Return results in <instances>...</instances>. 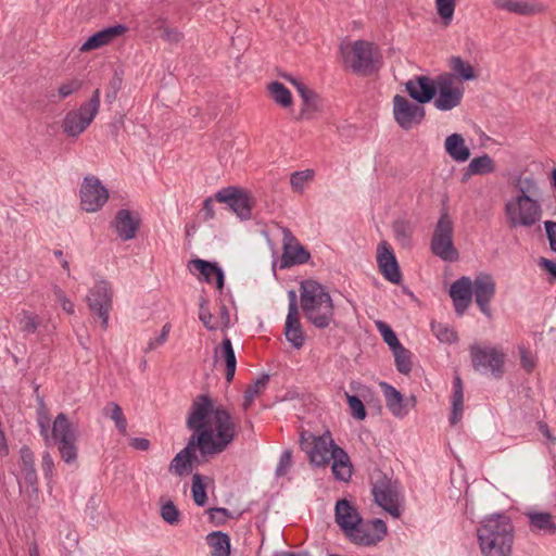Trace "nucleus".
Instances as JSON below:
<instances>
[{
    "label": "nucleus",
    "mask_w": 556,
    "mask_h": 556,
    "mask_svg": "<svg viewBox=\"0 0 556 556\" xmlns=\"http://www.w3.org/2000/svg\"><path fill=\"white\" fill-rule=\"evenodd\" d=\"M186 427L192 434L168 467L169 472L178 477L192 472L210 457L223 453L237 435L230 413L223 406L215 407L207 394H200L193 400Z\"/></svg>",
    "instance_id": "1"
},
{
    "label": "nucleus",
    "mask_w": 556,
    "mask_h": 556,
    "mask_svg": "<svg viewBox=\"0 0 556 556\" xmlns=\"http://www.w3.org/2000/svg\"><path fill=\"white\" fill-rule=\"evenodd\" d=\"M483 556H510L515 539V527L505 513L485 517L477 529Z\"/></svg>",
    "instance_id": "2"
},
{
    "label": "nucleus",
    "mask_w": 556,
    "mask_h": 556,
    "mask_svg": "<svg viewBox=\"0 0 556 556\" xmlns=\"http://www.w3.org/2000/svg\"><path fill=\"white\" fill-rule=\"evenodd\" d=\"M331 450L328 447L326 440L321 437L313 444V447L308 451L309 463L316 467H323L328 465L330 459L332 463V473L339 481H349L352 476V464L348 453L332 440L329 442Z\"/></svg>",
    "instance_id": "3"
},
{
    "label": "nucleus",
    "mask_w": 556,
    "mask_h": 556,
    "mask_svg": "<svg viewBox=\"0 0 556 556\" xmlns=\"http://www.w3.org/2000/svg\"><path fill=\"white\" fill-rule=\"evenodd\" d=\"M369 483L374 502L392 517L399 518L401 516L399 482L376 468L370 473Z\"/></svg>",
    "instance_id": "4"
},
{
    "label": "nucleus",
    "mask_w": 556,
    "mask_h": 556,
    "mask_svg": "<svg viewBox=\"0 0 556 556\" xmlns=\"http://www.w3.org/2000/svg\"><path fill=\"white\" fill-rule=\"evenodd\" d=\"M453 233L454 223L447 211L443 208L432 233L430 250L445 262H455L459 257L453 243Z\"/></svg>",
    "instance_id": "5"
},
{
    "label": "nucleus",
    "mask_w": 556,
    "mask_h": 556,
    "mask_svg": "<svg viewBox=\"0 0 556 556\" xmlns=\"http://www.w3.org/2000/svg\"><path fill=\"white\" fill-rule=\"evenodd\" d=\"M505 213L511 228L532 227L540 220L542 207L540 202L530 195H516L505 204Z\"/></svg>",
    "instance_id": "6"
},
{
    "label": "nucleus",
    "mask_w": 556,
    "mask_h": 556,
    "mask_svg": "<svg viewBox=\"0 0 556 556\" xmlns=\"http://www.w3.org/2000/svg\"><path fill=\"white\" fill-rule=\"evenodd\" d=\"M100 108V90L96 89L77 110L70 111L62 121V129L68 137L77 138L92 123Z\"/></svg>",
    "instance_id": "7"
},
{
    "label": "nucleus",
    "mask_w": 556,
    "mask_h": 556,
    "mask_svg": "<svg viewBox=\"0 0 556 556\" xmlns=\"http://www.w3.org/2000/svg\"><path fill=\"white\" fill-rule=\"evenodd\" d=\"M472 368L481 374H491L500 379L504 375L506 355L494 346H481L477 343L469 346Z\"/></svg>",
    "instance_id": "8"
},
{
    "label": "nucleus",
    "mask_w": 556,
    "mask_h": 556,
    "mask_svg": "<svg viewBox=\"0 0 556 556\" xmlns=\"http://www.w3.org/2000/svg\"><path fill=\"white\" fill-rule=\"evenodd\" d=\"M86 300L92 317L94 319L98 318L101 323V328L106 330L110 312L113 306V291L110 283L106 280L97 281L89 290Z\"/></svg>",
    "instance_id": "9"
},
{
    "label": "nucleus",
    "mask_w": 556,
    "mask_h": 556,
    "mask_svg": "<svg viewBox=\"0 0 556 556\" xmlns=\"http://www.w3.org/2000/svg\"><path fill=\"white\" fill-rule=\"evenodd\" d=\"M51 437L55 444H58L61 458L66 464L75 462L77 458V446L75 444L76 434L71 421L64 413H60L55 417Z\"/></svg>",
    "instance_id": "10"
},
{
    "label": "nucleus",
    "mask_w": 556,
    "mask_h": 556,
    "mask_svg": "<svg viewBox=\"0 0 556 556\" xmlns=\"http://www.w3.org/2000/svg\"><path fill=\"white\" fill-rule=\"evenodd\" d=\"M215 200L227 204L241 220H248L252 216L255 201L250 192L242 188L235 186L222 188L215 193Z\"/></svg>",
    "instance_id": "11"
},
{
    "label": "nucleus",
    "mask_w": 556,
    "mask_h": 556,
    "mask_svg": "<svg viewBox=\"0 0 556 556\" xmlns=\"http://www.w3.org/2000/svg\"><path fill=\"white\" fill-rule=\"evenodd\" d=\"M438 92L433 99V105L439 111H451L457 108L464 98L463 86L455 85L453 75L445 72L438 75Z\"/></svg>",
    "instance_id": "12"
},
{
    "label": "nucleus",
    "mask_w": 556,
    "mask_h": 556,
    "mask_svg": "<svg viewBox=\"0 0 556 556\" xmlns=\"http://www.w3.org/2000/svg\"><path fill=\"white\" fill-rule=\"evenodd\" d=\"M426 116L422 104L410 102L401 94L393 97V117L397 125L404 130H410L419 125Z\"/></svg>",
    "instance_id": "13"
},
{
    "label": "nucleus",
    "mask_w": 556,
    "mask_h": 556,
    "mask_svg": "<svg viewBox=\"0 0 556 556\" xmlns=\"http://www.w3.org/2000/svg\"><path fill=\"white\" fill-rule=\"evenodd\" d=\"M79 193L81 208L90 213L99 211L109 199V190L93 175L84 178Z\"/></svg>",
    "instance_id": "14"
},
{
    "label": "nucleus",
    "mask_w": 556,
    "mask_h": 556,
    "mask_svg": "<svg viewBox=\"0 0 556 556\" xmlns=\"http://www.w3.org/2000/svg\"><path fill=\"white\" fill-rule=\"evenodd\" d=\"M387 531V523L382 519L364 521L362 518L359 526L355 527V531L350 532L346 538L359 546H374L384 539Z\"/></svg>",
    "instance_id": "15"
},
{
    "label": "nucleus",
    "mask_w": 556,
    "mask_h": 556,
    "mask_svg": "<svg viewBox=\"0 0 556 556\" xmlns=\"http://www.w3.org/2000/svg\"><path fill=\"white\" fill-rule=\"evenodd\" d=\"M374 45L366 40H356L351 48V55H344V62L355 74L366 75L374 71Z\"/></svg>",
    "instance_id": "16"
},
{
    "label": "nucleus",
    "mask_w": 556,
    "mask_h": 556,
    "mask_svg": "<svg viewBox=\"0 0 556 556\" xmlns=\"http://www.w3.org/2000/svg\"><path fill=\"white\" fill-rule=\"evenodd\" d=\"M279 268L285 269L295 265H302L309 261V251L302 245L290 229H283V247Z\"/></svg>",
    "instance_id": "17"
},
{
    "label": "nucleus",
    "mask_w": 556,
    "mask_h": 556,
    "mask_svg": "<svg viewBox=\"0 0 556 556\" xmlns=\"http://www.w3.org/2000/svg\"><path fill=\"white\" fill-rule=\"evenodd\" d=\"M377 264L386 280L393 285L401 283L402 271L394 251L387 241H381L377 245Z\"/></svg>",
    "instance_id": "18"
},
{
    "label": "nucleus",
    "mask_w": 556,
    "mask_h": 556,
    "mask_svg": "<svg viewBox=\"0 0 556 556\" xmlns=\"http://www.w3.org/2000/svg\"><path fill=\"white\" fill-rule=\"evenodd\" d=\"M438 77L432 79L426 75H417L405 84V90L408 96L418 104L431 102L438 92Z\"/></svg>",
    "instance_id": "19"
},
{
    "label": "nucleus",
    "mask_w": 556,
    "mask_h": 556,
    "mask_svg": "<svg viewBox=\"0 0 556 556\" xmlns=\"http://www.w3.org/2000/svg\"><path fill=\"white\" fill-rule=\"evenodd\" d=\"M301 307L304 314L314 309V307H320L331 300L330 294L326 291L325 287L315 280H304L301 282Z\"/></svg>",
    "instance_id": "20"
},
{
    "label": "nucleus",
    "mask_w": 556,
    "mask_h": 556,
    "mask_svg": "<svg viewBox=\"0 0 556 556\" xmlns=\"http://www.w3.org/2000/svg\"><path fill=\"white\" fill-rule=\"evenodd\" d=\"M495 281L489 274H480L473 280V293L480 311L486 316H492L490 302L495 295Z\"/></svg>",
    "instance_id": "21"
},
{
    "label": "nucleus",
    "mask_w": 556,
    "mask_h": 556,
    "mask_svg": "<svg viewBox=\"0 0 556 556\" xmlns=\"http://www.w3.org/2000/svg\"><path fill=\"white\" fill-rule=\"evenodd\" d=\"M380 386L383 389L386 405L393 416L403 418L408 414L409 408H414L416 406L417 401L414 395L408 399H404L402 393L393 386L387 382H381Z\"/></svg>",
    "instance_id": "22"
},
{
    "label": "nucleus",
    "mask_w": 556,
    "mask_h": 556,
    "mask_svg": "<svg viewBox=\"0 0 556 556\" xmlns=\"http://www.w3.org/2000/svg\"><path fill=\"white\" fill-rule=\"evenodd\" d=\"M334 519L345 536H348L350 532L355 531V527L359 526L362 516L350 501L341 498L336 503Z\"/></svg>",
    "instance_id": "23"
},
{
    "label": "nucleus",
    "mask_w": 556,
    "mask_h": 556,
    "mask_svg": "<svg viewBox=\"0 0 556 556\" xmlns=\"http://www.w3.org/2000/svg\"><path fill=\"white\" fill-rule=\"evenodd\" d=\"M472 293L473 281L469 277L463 276L451 285L450 295L457 315H464L471 302Z\"/></svg>",
    "instance_id": "24"
},
{
    "label": "nucleus",
    "mask_w": 556,
    "mask_h": 556,
    "mask_svg": "<svg viewBox=\"0 0 556 556\" xmlns=\"http://www.w3.org/2000/svg\"><path fill=\"white\" fill-rule=\"evenodd\" d=\"M140 224V215L127 208L118 210L113 222V226L116 229L117 236L124 241H128L135 238Z\"/></svg>",
    "instance_id": "25"
},
{
    "label": "nucleus",
    "mask_w": 556,
    "mask_h": 556,
    "mask_svg": "<svg viewBox=\"0 0 556 556\" xmlns=\"http://www.w3.org/2000/svg\"><path fill=\"white\" fill-rule=\"evenodd\" d=\"M350 388L355 392V394L345 393L351 415L357 420H364L367 416V412L362 399L367 400L368 396L372 395V391L367 386L357 381H352Z\"/></svg>",
    "instance_id": "26"
},
{
    "label": "nucleus",
    "mask_w": 556,
    "mask_h": 556,
    "mask_svg": "<svg viewBox=\"0 0 556 556\" xmlns=\"http://www.w3.org/2000/svg\"><path fill=\"white\" fill-rule=\"evenodd\" d=\"M188 267L190 270H198L203 277L204 281L207 283H211L212 278L214 277L216 280L217 290H219V292L223 291L225 283V274L217 263L201 258H194L189 262Z\"/></svg>",
    "instance_id": "27"
},
{
    "label": "nucleus",
    "mask_w": 556,
    "mask_h": 556,
    "mask_svg": "<svg viewBox=\"0 0 556 556\" xmlns=\"http://www.w3.org/2000/svg\"><path fill=\"white\" fill-rule=\"evenodd\" d=\"M127 27L122 24L106 27L91 35L80 47V51H91L110 43L114 38L124 34Z\"/></svg>",
    "instance_id": "28"
},
{
    "label": "nucleus",
    "mask_w": 556,
    "mask_h": 556,
    "mask_svg": "<svg viewBox=\"0 0 556 556\" xmlns=\"http://www.w3.org/2000/svg\"><path fill=\"white\" fill-rule=\"evenodd\" d=\"M20 469L25 483L34 492H38V477L35 468V455L29 446L23 445L20 450Z\"/></svg>",
    "instance_id": "29"
},
{
    "label": "nucleus",
    "mask_w": 556,
    "mask_h": 556,
    "mask_svg": "<svg viewBox=\"0 0 556 556\" xmlns=\"http://www.w3.org/2000/svg\"><path fill=\"white\" fill-rule=\"evenodd\" d=\"M215 361L217 358H222L225 362L226 366V381L231 382L233 380L236 368H237V358L235 354V350L232 348L231 340L228 337H225L219 346H217L214 351Z\"/></svg>",
    "instance_id": "30"
},
{
    "label": "nucleus",
    "mask_w": 556,
    "mask_h": 556,
    "mask_svg": "<svg viewBox=\"0 0 556 556\" xmlns=\"http://www.w3.org/2000/svg\"><path fill=\"white\" fill-rule=\"evenodd\" d=\"M308 321L318 329L328 328L331 324H334V305L332 299L326 302L320 307H314L309 313L305 315Z\"/></svg>",
    "instance_id": "31"
},
{
    "label": "nucleus",
    "mask_w": 556,
    "mask_h": 556,
    "mask_svg": "<svg viewBox=\"0 0 556 556\" xmlns=\"http://www.w3.org/2000/svg\"><path fill=\"white\" fill-rule=\"evenodd\" d=\"M445 152L456 162L463 163L470 157V150L465 144L460 134H452L446 137L444 142Z\"/></svg>",
    "instance_id": "32"
},
{
    "label": "nucleus",
    "mask_w": 556,
    "mask_h": 556,
    "mask_svg": "<svg viewBox=\"0 0 556 556\" xmlns=\"http://www.w3.org/2000/svg\"><path fill=\"white\" fill-rule=\"evenodd\" d=\"M285 336L294 349H301L305 342V334L298 314H288L285 324Z\"/></svg>",
    "instance_id": "33"
},
{
    "label": "nucleus",
    "mask_w": 556,
    "mask_h": 556,
    "mask_svg": "<svg viewBox=\"0 0 556 556\" xmlns=\"http://www.w3.org/2000/svg\"><path fill=\"white\" fill-rule=\"evenodd\" d=\"M493 4L498 10L522 16L533 15L540 11L536 4L522 0H494Z\"/></svg>",
    "instance_id": "34"
},
{
    "label": "nucleus",
    "mask_w": 556,
    "mask_h": 556,
    "mask_svg": "<svg viewBox=\"0 0 556 556\" xmlns=\"http://www.w3.org/2000/svg\"><path fill=\"white\" fill-rule=\"evenodd\" d=\"M452 412L450 415V424L452 426L460 421L463 417V404H464V387L462 378L456 375L453 380V394H452Z\"/></svg>",
    "instance_id": "35"
},
{
    "label": "nucleus",
    "mask_w": 556,
    "mask_h": 556,
    "mask_svg": "<svg viewBox=\"0 0 556 556\" xmlns=\"http://www.w3.org/2000/svg\"><path fill=\"white\" fill-rule=\"evenodd\" d=\"M451 68L450 74L453 75V81L457 78L459 81H469L477 78L475 68L460 56L453 55L448 60Z\"/></svg>",
    "instance_id": "36"
},
{
    "label": "nucleus",
    "mask_w": 556,
    "mask_h": 556,
    "mask_svg": "<svg viewBox=\"0 0 556 556\" xmlns=\"http://www.w3.org/2000/svg\"><path fill=\"white\" fill-rule=\"evenodd\" d=\"M526 515L529 518V526L531 530L542 531L548 534H554L556 532V525L549 513L528 511Z\"/></svg>",
    "instance_id": "37"
},
{
    "label": "nucleus",
    "mask_w": 556,
    "mask_h": 556,
    "mask_svg": "<svg viewBox=\"0 0 556 556\" xmlns=\"http://www.w3.org/2000/svg\"><path fill=\"white\" fill-rule=\"evenodd\" d=\"M495 170L493 159L489 154L475 157L470 161L464 174L463 181H466L471 175H486Z\"/></svg>",
    "instance_id": "38"
},
{
    "label": "nucleus",
    "mask_w": 556,
    "mask_h": 556,
    "mask_svg": "<svg viewBox=\"0 0 556 556\" xmlns=\"http://www.w3.org/2000/svg\"><path fill=\"white\" fill-rule=\"evenodd\" d=\"M212 547V556H230V536L222 531H214L206 536Z\"/></svg>",
    "instance_id": "39"
},
{
    "label": "nucleus",
    "mask_w": 556,
    "mask_h": 556,
    "mask_svg": "<svg viewBox=\"0 0 556 556\" xmlns=\"http://www.w3.org/2000/svg\"><path fill=\"white\" fill-rule=\"evenodd\" d=\"M269 382V375L262 374L253 383L249 384L243 394V409L247 410L254 399L263 392Z\"/></svg>",
    "instance_id": "40"
},
{
    "label": "nucleus",
    "mask_w": 556,
    "mask_h": 556,
    "mask_svg": "<svg viewBox=\"0 0 556 556\" xmlns=\"http://www.w3.org/2000/svg\"><path fill=\"white\" fill-rule=\"evenodd\" d=\"M83 87V81L78 78H72L64 83H62L56 91H51L48 94V98L51 102L56 103L61 100L72 96L73 93L80 90Z\"/></svg>",
    "instance_id": "41"
},
{
    "label": "nucleus",
    "mask_w": 556,
    "mask_h": 556,
    "mask_svg": "<svg viewBox=\"0 0 556 556\" xmlns=\"http://www.w3.org/2000/svg\"><path fill=\"white\" fill-rule=\"evenodd\" d=\"M103 415L112 419L122 435L127 433V419L122 407L115 402H109L103 408Z\"/></svg>",
    "instance_id": "42"
},
{
    "label": "nucleus",
    "mask_w": 556,
    "mask_h": 556,
    "mask_svg": "<svg viewBox=\"0 0 556 556\" xmlns=\"http://www.w3.org/2000/svg\"><path fill=\"white\" fill-rule=\"evenodd\" d=\"M299 96L303 100V109L301 110L299 118H305L309 112H317L321 109V101L319 96L311 88L301 89Z\"/></svg>",
    "instance_id": "43"
},
{
    "label": "nucleus",
    "mask_w": 556,
    "mask_h": 556,
    "mask_svg": "<svg viewBox=\"0 0 556 556\" xmlns=\"http://www.w3.org/2000/svg\"><path fill=\"white\" fill-rule=\"evenodd\" d=\"M268 91L271 99L282 108H289L292 104V94L290 90L280 81H273L268 85Z\"/></svg>",
    "instance_id": "44"
},
{
    "label": "nucleus",
    "mask_w": 556,
    "mask_h": 556,
    "mask_svg": "<svg viewBox=\"0 0 556 556\" xmlns=\"http://www.w3.org/2000/svg\"><path fill=\"white\" fill-rule=\"evenodd\" d=\"M395 359V367L399 372L408 375L412 371V353L409 350L400 345V349L392 350Z\"/></svg>",
    "instance_id": "45"
},
{
    "label": "nucleus",
    "mask_w": 556,
    "mask_h": 556,
    "mask_svg": "<svg viewBox=\"0 0 556 556\" xmlns=\"http://www.w3.org/2000/svg\"><path fill=\"white\" fill-rule=\"evenodd\" d=\"M192 498L195 505L203 507L207 502L206 485L200 473H194L191 484Z\"/></svg>",
    "instance_id": "46"
},
{
    "label": "nucleus",
    "mask_w": 556,
    "mask_h": 556,
    "mask_svg": "<svg viewBox=\"0 0 556 556\" xmlns=\"http://www.w3.org/2000/svg\"><path fill=\"white\" fill-rule=\"evenodd\" d=\"M431 331L435 338L443 343H455L458 340L456 331L450 326L442 323H431Z\"/></svg>",
    "instance_id": "47"
},
{
    "label": "nucleus",
    "mask_w": 556,
    "mask_h": 556,
    "mask_svg": "<svg viewBox=\"0 0 556 556\" xmlns=\"http://www.w3.org/2000/svg\"><path fill=\"white\" fill-rule=\"evenodd\" d=\"M377 329L379 330L383 341L389 345L390 350L400 349L401 342L399 341L393 329L384 321H376Z\"/></svg>",
    "instance_id": "48"
},
{
    "label": "nucleus",
    "mask_w": 556,
    "mask_h": 556,
    "mask_svg": "<svg viewBox=\"0 0 556 556\" xmlns=\"http://www.w3.org/2000/svg\"><path fill=\"white\" fill-rule=\"evenodd\" d=\"M455 4L456 0H435L438 14L446 26L450 25L453 20Z\"/></svg>",
    "instance_id": "49"
},
{
    "label": "nucleus",
    "mask_w": 556,
    "mask_h": 556,
    "mask_svg": "<svg viewBox=\"0 0 556 556\" xmlns=\"http://www.w3.org/2000/svg\"><path fill=\"white\" fill-rule=\"evenodd\" d=\"M199 319L203 324V326L208 330L213 331L217 329V324L213 323L214 316L208 309V300L205 296L200 298L199 303Z\"/></svg>",
    "instance_id": "50"
},
{
    "label": "nucleus",
    "mask_w": 556,
    "mask_h": 556,
    "mask_svg": "<svg viewBox=\"0 0 556 556\" xmlns=\"http://www.w3.org/2000/svg\"><path fill=\"white\" fill-rule=\"evenodd\" d=\"M21 329L27 333H35L40 325L39 318L34 313L23 311L18 315Z\"/></svg>",
    "instance_id": "51"
},
{
    "label": "nucleus",
    "mask_w": 556,
    "mask_h": 556,
    "mask_svg": "<svg viewBox=\"0 0 556 556\" xmlns=\"http://www.w3.org/2000/svg\"><path fill=\"white\" fill-rule=\"evenodd\" d=\"M516 188L518 190L517 195H535L538 194L539 188L535 179L531 176L529 177H518L516 179Z\"/></svg>",
    "instance_id": "52"
},
{
    "label": "nucleus",
    "mask_w": 556,
    "mask_h": 556,
    "mask_svg": "<svg viewBox=\"0 0 556 556\" xmlns=\"http://www.w3.org/2000/svg\"><path fill=\"white\" fill-rule=\"evenodd\" d=\"M161 517L168 525L175 526L180 521V511L173 501H167L161 506Z\"/></svg>",
    "instance_id": "53"
},
{
    "label": "nucleus",
    "mask_w": 556,
    "mask_h": 556,
    "mask_svg": "<svg viewBox=\"0 0 556 556\" xmlns=\"http://www.w3.org/2000/svg\"><path fill=\"white\" fill-rule=\"evenodd\" d=\"M315 172L313 169H305L292 173L290 177V185L295 191H302L304 184L313 180Z\"/></svg>",
    "instance_id": "54"
},
{
    "label": "nucleus",
    "mask_w": 556,
    "mask_h": 556,
    "mask_svg": "<svg viewBox=\"0 0 556 556\" xmlns=\"http://www.w3.org/2000/svg\"><path fill=\"white\" fill-rule=\"evenodd\" d=\"M210 521L216 526H223L228 518H232L231 511L224 507H212L206 510Z\"/></svg>",
    "instance_id": "55"
},
{
    "label": "nucleus",
    "mask_w": 556,
    "mask_h": 556,
    "mask_svg": "<svg viewBox=\"0 0 556 556\" xmlns=\"http://www.w3.org/2000/svg\"><path fill=\"white\" fill-rule=\"evenodd\" d=\"M292 465V451L285 450L279 457L278 465L276 467V476L283 477L289 471Z\"/></svg>",
    "instance_id": "56"
},
{
    "label": "nucleus",
    "mask_w": 556,
    "mask_h": 556,
    "mask_svg": "<svg viewBox=\"0 0 556 556\" xmlns=\"http://www.w3.org/2000/svg\"><path fill=\"white\" fill-rule=\"evenodd\" d=\"M160 25L157 28L162 30L161 37L168 42H179L182 39V34L177 28H169L165 26L163 20L159 21Z\"/></svg>",
    "instance_id": "57"
},
{
    "label": "nucleus",
    "mask_w": 556,
    "mask_h": 556,
    "mask_svg": "<svg viewBox=\"0 0 556 556\" xmlns=\"http://www.w3.org/2000/svg\"><path fill=\"white\" fill-rule=\"evenodd\" d=\"M169 330H170V325L165 324L161 330V333L156 338L151 339L149 341L144 352L149 353V352L153 351L154 349H156L157 346L163 345L167 341Z\"/></svg>",
    "instance_id": "58"
},
{
    "label": "nucleus",
    "mask_w": 556,
    "mask_h": 556,
    "mask_svg": "<svg viewBox=\"0 0 556 556\" xmlns=\"http://www.w3.org/2000/svg\"><path fill=\"white\" fill-rule=\"evenodd\" d=\"M54 294L56 295V299L60 302L62 308L67 314H71V315L74 314V312H75L74 303L70 299H67L64 291L59 287H54Z\"/></svg>",
    "instance_id": "59"
},
{
    "label": "nucleus",
    "mask_w": 556,
    "mask_h": 556,
    "mask_svg": "<svg viewBox=\"0 0 556 556\" xmlns=\"http://www.w3.org/2000/svg\"><path fill=\"white\" fill-rule=\"evenodd\" d=\"M546 238L548 240L549 249L556 253V222H544Z\"/></svg>",
    "instance_id": "60"
},
{
    "label": "nucleus",
    "mask_w": 556,
    "mask_h": 556,
    "mask_svg": "<svg viewBox=\"0 0 556 556\" xmlns=\"http://www.w3.org/2000/svg\"><path fill=\"white\" fill-rule=\"evenodd\" d=\"M41 468L47 479H51L53 475L54 462L49 452L43 453Z\"/></svg>",
    "instance_id": "61"
},
{
    "label": "nucleus",
    "mask_w": 556,
    "mask_h": 556,
    "mask_svg": "<svg viewBox=\"0 0 556 556\" xmlns=\"http://www.w3.org/2000/svg\"><path fill=\"white\" fill-rule=\"evenodd\" d=\"M318 438L313 435L312 433H307V432H301V435H300V447L306 453L308 454V451L311 447H313V444L315 443V441L317 440Z\"/></svg>",
    "instance_id": "62"
},
{
    "label": "nucleus",
    "mask_w": 556,
    "mask_h": 556,
    "mask_svg": "<svg viewBox=\"0 0 556 556\" xmlns=\"http://www.w3.org/2000/svg\"><path fill=\"white\" fill-rule=\"evenodd\" d=\"M539 266L546 270L553 277V279L556 280V261L541 257L539 260Z\"/></svg>",
    "instance_id": "63"
},
{
    "label": "nucleus",
    "mask_w": 556,
    "mask_h": 556,
    "mask_svg": "<svg viewBox=\"0 0 556 556\" xmlns=\"http://www.w3.org/2000/svg\"><path fill=\"white\" fill-rule=\"evenodd\" d=\"M201 211L203 213V219L205 222L214 218L215 212H214L213 199L212 198H206L203 201L202 210Z\"/></svg>",
    "instance_id": "64"
}]
</instances>
